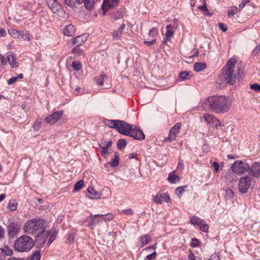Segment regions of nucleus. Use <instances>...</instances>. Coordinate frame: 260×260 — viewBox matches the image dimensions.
I'll list each match as a JSON object with an SVG mask.
<instances>
[{"instance_id":"29","label":"nucleus","mask_w":260,"mask_h":260,"mask_svg":"<svg viewBox=\"0 0 260 260\" xmlns=\"http://www.w3.org/2000/svg\"><path fill=\"white\" fill-rule=\"evenodd\" d=\"M17 203L15 200H11L7 207V208L10 211H14L16 210Z\"/></svg>"},{"instance_id":"58","label":"nucleus","mask_w":260,"mask_h":260,"mask_svg":"<svg viewBox=\"0 0 260 260\" xmlns=\"http://www.w3.org/2000/svg\"><path fill=\"white\" fill-rule=\"evenodd\" d=\"M156 256V252L155 251H154L152 253L148 255L147 256V258L149 260H152L155 258V257Z\"/></svg>"},{"instance_id":"53","label":"nucleus","mask_w":260,"mask_h":260,"mask_svg":"<svg viewBox=\"0 0 260 260\" xmlns=\"http://www.w3.org/2000/svg\"><path fill=\"white\" fill-rule=\"evenodd\" d=\"M199 244V241L198 239L196 238L192 239L191 242L190 243V246L192 247H195L197 246Z\"/></svg>"},{"instance_id":"20","label":"nucleus","mask_w":260,"mask_h":260,"mask_svg":"<svg viewBox=\"0 0 260 260\" xmlns=\"http://www.w3.org/2000/svg\"><path fill=\"white\" fill-rule=\"evenodd\" d=\"M87 192V196L90 199H99L101 198V194L92 187H88Z\"/></svg>"},{"instance_id":"7","label":"nucleus","mask_w":260,"mask_h":260,"mask_svg":"<svg viewBox=\"0 0 260 260\" xmlns=\"http://www.w3.org/2000/svg\"><path fill=\"white\" fill-rule=\"evenodd\" d=\"M251 179L248 176L240 179L238 183V189L241 193H245L251 186Z\"/></svg>"},{"instance_id":"23","label":"nucleus","mask_w":260,"mask_h":260,"mask_svg":"<svg viewBox=\"0 0 260 260\" xmlns=\"http://www.w3.org/2000/svg\"><path fill=\"white\" fill-rule=\"evenodd\" d=\"M7 60L9 61L11 68H17L18 66V62L16 61V58L14 54L10 53L7 55Z\"/></svg>"},{"instance_id":"22","label":"nucleus","mask_w":260,"mask_h":260,"mask_svg":"<svg viewBox=\"0 0 260 260\" xmlns=\"http://www.w3.org/2000/svg\"><path fill=\"white\" fill-rule=\"evenodd\" d=\"M63 34L67 36H73L75 34V28L72 24H69L63 28Z\"/></svg>"},{"instance_id":"2","label":"nucleus","mask_w":260,"mask_h":260,"mask_svg":"<svg viewBox=\"0 0 260 260\" xmlns=\"http://www.w3.org/2000/svg\"><path fill=\"white\" fill-rule=\"evenodd\" d=\"M210 107L217 113H223L229 111L231 106L229 98L223 95L212 96L207 99Z\"/></svg>"},{"instance_id":"59","label":"nucleus","mask_w":260,"mask_h":260,"mask_svg":"<svg viewBox=\"0 0 260 260\" xmlns=\"http://www.w3.org/2000/svg\"><path fill=\"white\" fill-rule=\"evenodd\" d=\"M21 36H22V38L23 40L27 41L30 40L29 34L27 32H26L25 34L22 33V35Z\"/></svg>"},{"instance_id":"62","label":"nucleus","mask_w":260,"mask_h":260,"mask_svg":"<svg viewBox=\"0 0 260 260\" xmlns=\"http://www.w3.org/2000/svg\"><path fill=\"white\" fill-rule=\"evenodd\" d=\"M121 35V32L120 31H116L113 32V37L114 38H119Z\"/></svg>"},{"instance_id":"49","label":"nucleus","mask_w":260,"mask_h":260,"mask_svg":"<svg viewBox=\"0 0 260 260\" xmlns=\"http://www.w3.org/2000/svg\"><path fill=\"white\" fill-rule=\"evenodd\" d=\"M153 201L155 203L160 204L162 203V200H161L159 194L153 198Z\"/></svg>"},{"instance_id":"24","label":"nucleus","mask_w":260,"mask_h":260,"mask_svg":"<svg viewBox=\"0 0 260 260\" xmlns=\"http://www.w3.org/2000/svg\"><path fill=\"white\" fill-rule=\"evenodd\" d=\"M175 27L172 24H168L166 26V32L165 36L167 40H170L174 34V29Z\"/></svg>"},{"instance_id":"38","label":"nucleus","mask_w":260,"mask_h":260,"mask_svg":"<svg viewBox=\"0 0 260 260\" xmlns=\"http://www.w3.org/2000/svg\"><path fill=\"white\" fill-rule=\"evenodd\" d=\"M126 145V141L124 139H120L118 141L117 147L120 150H122L125 148Z\"/></svg>"},{"instance_id":"17","label":"nucleus","mask_w":260,"mask_h":260,"mask_svg":"<svg viewBox=\"0 0 260 260\" xmlns=\"http://www.w3.org/2000/svg\"><path fill=\"white\" fill-rule=\"evenodd\" d=\"M13 251L8 246L0 248V260H5L6 256L12 255Z\"/></svg>"},{"instance_id":"54","label":"nucleus","mask_w":260,"mask_h":260,"mask_svg":"<svg viewBox=\"0 0 260 260\" xmlns=\"http://www.w3.org/2000/svg\"><path fill=\"white\" fill-rule=\"evenodd\" d=\"M18 80V77H13L8 80V85H12Z\"/></svg>"},{"instance_id":"55","label":"nucleus","mask_w":260,"mask_h":260,"mask_svg":"<svg viewBox=\"0 0 260 260\" xmlns=\"http://www.w3.org/2000/svg\"><path fill=\"white\" fill-rule=\"evenodd\" d=\"M64 2L66 5L70 7H73L75 5L73 0H64Z\"/></svg>"},{"instance_id":"43","label":"nucleus","mask_w":260,"mask_h":260,"mask_svg":"<svg viewBox=\"0 0 260 260\" xmlns=\"http://www.w3.org/2000/svg\"><path fill=\"white\" fill-rule=\"evenodd\" d=\"M233 196L234 192L231 189L229 188L225 190V197L226 199H231Z\"/></svg>"},{"instance_id":"5","label":"nucleus","mask_w":260,"mask_h":260,"mask_svg":"<svg viewBox=\"0 0 260 260\" xmlns=\"http://www.w3.org/2000/svg\"><path fill=\"white\" fill-rule=\"evenodd\" d=\"M231 169L235 173L241 174L248 172L249 170V166L246 162L237 160L232 165Z\"/></svg>"},{"instance_id":"35","label":"nucleus","mask_w":260,"mask_h":260,"mask_svg":"<svg viewBox=\"0 0 260 260\" xmlns=\"http://www.w3.org/2000/svg\"><path fill=\"white\" fill-rule=\"evenodd\" d=\"M101 215L102 216L101 219L105 221H110L114 218V215L111 213L106 214H101Z\"/></svg>"},{"instance_id":"13","label":"nucleus","mask_w":260,"mask_h":260,"mask_svg":"<svg viewBox=\"0 0 260 260\" xmlns=\"http://www.w3.org/2000/svg\"><path fill=\"white\" fill-rule=\"evenodd\" d=\"M62 110L56 111L45 118V121L48 124H53L57 121L62 116Z\"/></svg>"},{"instance_id":"41","label":"nucleus","mask_w":260,"mask_h":260,"mask_svg":"<svg viewBox=\"0 0 260 260\" xmlns=\"http://www.w3.org/2000/svg\"><path fill=\"white\" fill-rule=\"evenodd\" d=\"M57 233L55 231L52 232V233H50L49 235V239L48 240V242L47 243L48 246H49L52 242L55 240L56 236Z\"/></svg>"},{"instance_id":"25","label":"nucleus","mask_w":260,"mask_h":260,"mask_svg":"<svg viewBox=\"0 0 260 260\" xmlns=\"http://www.w3.org/2000/svg\"><path fill=\"white\" fill-rule=\"evenodd\" d=\"M205 121L209 124H214L216 118L212 114L206 113L203 116Z\"/></svg>"},{"instance_id":"56","label":"nucleus","mask_w":260,"mask_h":260,"mask_svg":"<svg viewBox=\"0 0 260 260\" xmlns=\"http://www.w3.org/2000/svg\"><path fill=\"white\" fill-rule=\"evenodd\" d=\"M156 42V40L155 39H153L152 41H144V43L147 46H152Z\"/></svg>"},{"instance_id":"34","label":"nucleus","mask_w":260,"mask_h":260,"mask_svg":"<svg viewBox=\"0 0 260 260\" xmlns=\"http://www.w3.org/2000/svg\"><path fill=\"white\" fill-rule=\"evenodd\" d=\"M9 34L14 38H18L22 35V31L11 29L9 30Z\"/></svg>"},{"instance_id":"31","label":"nucleus","mask_w":260,"mask_h":260,"mask_svg":"<svg viewBox=\"0 0 260 260\" xmlns=\"http://www.w3.org/2000/svg\"><path fill=\"white\" fill-rule=\"evenodd\" d=\"M180 78L182 80L189 79L192 77V74L190 72L184 71L179 74Z\"/></svg>"},{"instance_id":"45","label":"nucleus","mask_w":260,"mask_h":260,"mask_svg":"<svg viewBox=\"0 0 260 260\" xmlns=\"http://www.w3.org/2000/svg\"><path fill=\"white\" fill-rule=\"evenodd\" d=\"M184 191V186H179L176 189V193L178 197H181L182 193Z\"/></svg>"},{"instance_id":"26","label":"nucleus","mask_w":260,"mask_h":260,"mask_svg":"<svg viewBox=\"0 0 260 260\" xmlns=\"http://www.w3.org/2000/svg\"><path fill=\"white\" fill-rule=\"evenodd\" d=\"M72 53L77 56H84L85 54L84 49L78 46H76L72 49Z\"/></svg>"},{"instance_id":"8","label":"nucleus","mask_w":260,"mask_h":260,"mask_svg":"<svg viewBox=\"0 0 260 260\" xmlns=\"http://www.w3.org/2000/svg\"><path fill=\"white\" fill-rule=\"evenodd\" d=\"M127 136L139 141L143 140L145 138L143 131L135 125L134 127L131 126V130L129 131V135Z\"/></svg>"},{"instance_id":"12","label":"nucleus","mask_w":260,"mask_h":260,"mask_svg":"<svg viewBox=\"0 0 260 260\" xmlns=\"http://www.w3.org/2000/svg\"><path fill=\"white\" fill-rule=\"evenodd\" d=\"M102 216L101 214H95L92 215L91 214L90 216H88L86 219V221L91 219V221H89L87 226L89 227L90 229L93 230L94 227L100 224L102 221V219H101V217Z\"/></svg>"},{"instance_id":"52","label":"nucleus","mask_w":260,"mask_h":260,"mask_svg":"<svg viewBox=\"0 0 260 260\" xmlns=\"http://www.w3.org/2000/svg\"><path fill=\"white\" fill-rule=\"evenodd\" d=\"M249 2L250 0H242V3L239 6V10L241 11Z\"/></svg>"},{"instance_id":"36","label":"nucleus","mask_w":260,"mask_h":260,"mask_svg":"<svg viewBox=\"0 0 260 260\" xmlns=\"http://www.w3.org/2000/svg\"><path fill=\"white\" fill-rule=\"evenodd\" d=\"M109 164L113 167H117L119 165V157L117 153H115V158L109 162Z\"/></svg>"},{"instance_id":"19","label":"nucleus","mask_w":260,"mask_h":260,"mask_svg":"<svg viewBox=\"0 0 260 260\" xmlns=\"http://www.w3.org/2000/svg\"><path fill=\"white\" fill-rule=\"evenodd\" d=\"M87 37L88 35L86 34L77 36L73 39L72 43L76 46H80L87 40Z\"/></svg>"},{"instance_id":"39","label":"nucleus","mask_w":260,"mask_h":260,"mask_svg":"<svg viewBox=\"0 0 260 260\" xmlns=\"http://www.w3.org/2000/svg\"><path fill=\"white\" fill-rule=\"evenodd\" d=\"M107 78V77L106 75L104 74H101L99 77L96 79V83L100 86H103L104 84L103 82L104 79Z\"/></svg>"},{"instance_id":"63","label":"nucleus","mask_w":260,"mask_h":260,"mask_svg":"<svg viewBox=\"0 0 260 260\" xmlns=\"http://www.w3.org/2000/svg\"><path fill=\"white\" fill-rule=\"evenodd\" d=\"M209 260H219V257L216 254H214L210 257Z\"/></svg>"},{"instance_id":"48","label":"nucleus","mask_w":260,"mask_h":260,"mask_svg":"<svg viewBox=\"0 0 260 260\" xmlns=\"http://www.w3.org/2000/svg\"><path fill=\"white\" fill-rule=\"evenodd\" d=\"M158 34V31L157 29L155 27H152L149 30V35L152 37H154L156 36Z\"/></svg>"},{"instance_id":"21","label":"nucleus","mask_w":260,"mask_h":260,"mask_svg":"<svg viewBox=\"0 0 260 260\" xmlns=\"http://www.w3.org/2000/svg\"><path fill=\"white\" fill-rule=\"evenodd\" d=\"M77 3L81 4H84L85 8L88 10H91L93 9L95 4V0H75Z\"/></svg>"},{"instance_id":"18","label":"nucleus","mask_w":260,"mask_h":260,"mask_svg":"<svg viewBox=\"0 0 260 260\" xmlns=\"http://www.w3.org/2000/svg\"><path fill=\"white\" fill-rule=\"evenodd\" d=\"M250 176H253L258 178L260 177V164L257 162H255L250 169Z\"/></svg>"},{"instance_id":"51","label":"nucleus","mask_w":260,"mask_h":260,"mask_svg":"<svg viewBox=\"0 0 260 260\" xmlns=\"http://www.w3.org/2000/svg\"><path fill=\"white\" fill-rule=\"evenodd\" d=\"M122 213L126 215H132L134 214V211L132 209L129 208L123 210Z\"/></svg>"},{"instance_id":"64","label":"nucleus","mask_w":260,"mask_h":260,"mask_svg":"<svg viewBox=\"0 0 260 260\" xmlns=\"http://www.w3.org/2000/svg\"><path fill=\"white\" fill-rule=\"evenodd\" d=\"M219 27L224 32L226 31L228 29L227 27L222 23H220L219 24Z\"/></svg>"},{"instance_id":"37","label":"nucleus","mask_w":260,"mask_h":260,"mask_svg":"<svg viewBox=\"0 0 260 260\" xmlns=\"http://www.w3.org/2000/svg\"><path fill=\"white\" fill-rule=\"evenodd\" d=\"M84 185V181L82 180L78 181L74 186V191H78L81 189Z\"/></svg>"},{"instance_id":"57","label":"nucleus","mask_w":260,"mask_h":260,"mask_svg":"<svg viewBox=\"0 0 260 260\" xmlns=\"http://www.w3.org/2000/svg\"><path fill=\"white\" fill-rule=\"evenodd\" d=\"M212 166L214 168L216 172H217L219 171V165L218 162L215 161L213 162L212 163Z\"/></svg>"},{"instance_id":"46","label":"nucleus","mask_w":260,"mask_h":260,"mask_svg":"<svg viewBox=\"0 0 260 260\" xmlns=\"http://www.w3.org/2000/svg\"><path fill=\"white\" fill-rule=\"evenodd\" d=\"M250 88L256 92H260V84L257 83L251 84Z\"/></svg>"},{"instance_id":"4","label":"nucleus","mask_w":260,"mask_h":260,"mask_svg":"<svg viewBox=\"0 0 260 260\" xmlns=\"http://www.w3.org/2000/svg\"><path fill=\"white\" fill-rule=\"evenodd\" d=\"M34 245V241L30 237L23 235L15 241L14 248L17 251L27 252L33 247Z\"/></svg>"},{"instance_id":"33","label":"nucleus","mask_w":260,"mask_h":260,"mask_svg":"<svg viewBox=\"0 0 260 260\" xmlns=\"http://www.w3.org/2000/svg\"><path fill=\"white\" fill-rule=\"evenodd\" d=\"M168 180L171 183H175L179 180V178L178 175L170 173L169 175Z\"/></svg>"},{"instance_id":"61","label":"nucleus","mask_w":260,"mask_h":260,"mask_svg":"<svg viewBox=\"0 0 260 260\" xmlns=\"http://www.w3.org/2000/svg\"><path fill=\"white\" fill-rule=\"evenodd\" d=\"M214 125L215 127L217 128L218 127L220 126H223V124H221L219 121V120L216 118V120L214 121V124H212Z\"/></svg>"},{"instance_id":"47","label":"nucleus","mask_w":260,"mask_h":260,"mask_svg":"<svg viewBox=\"0 0 260 260\" xmlns=\"http://www.w3.org/2000/svg\"><path fill=\"white\" fill-rule=\"evenodd\" d=\"M252 53L254 55H257L260 53V44L256 46L252 51Z\"/></svg>"},{"instance_id":"16","label":"nucleus","mask_w":260,"mask_h":260,"mask_svg":"<svg viewBox=\"0 0 260 260\" xmlns=\"http://www.w3.org/2000/svg\"><path fill=\"white\" fill-rule=\"evenodd\" d=\"M48 7L54 13H56L61 8V5L57 0H45Z\"/></svg>"},{"instance_id":"30","label":"nucleus","mask_w":260,"mask_h":260,"mask_svg":"<svg viewBox=\"0 0 260 260\" xmlns=\"http://www.w3.org/2000/svg\"><path fill=\"white\" fill-rule=\"evenodd\" d=\"M119 120H106L105 124L110 128L116 129L117 127V123Z\"/></svg>"},{"instance_id":"27","label":"nucleus","mask_w":260,"mask_h":260,"mask_svg":"<svg viewBox=\"0 0 260 260\" xmlns=\"http://www.w3.org/2000/svg\"><path fill=\"white\" fill-rule=\"evenodd\" d=\"M151 240L149 235H144L140 237V242L141 243V247H143L148 244Z\"/></svg>"},{"instance_id":"11","label":"nucleus","mask_w":260,"mask_h":260,"mask_svg":"<svg viewBox=\"0 0 260 260\" xmlns=\"http://www.w3.org/2000/svg\"><path fill=\"white\" fill-rule=\"evenodd\" d=\"M117 127L116 129L120 134L124 135H129V131L131 130V125L123 120H118Z\"/></svg>"},{"instance_id":"44","label":"nucleus","mask_w":260,"mask_h":260,"mask_svg":"<svg viewBox=\"0 0 260 260\" xmlns=\"http://www.w3.org/2000/svg\"><path fill=\"white\" fill-rule=\"evenodd\" d=\"M100 148H101L100 152L102 155L104 157H106L108 152V149L105 146H100Z\"/></svg>"},{"instance_id":"32","label":"nucleus","mask_w":260,"mask_h":260,"mask_svg":"<svg viewBox=\"0 0 260 260\" xmlns=\"http://www.w3.org/2000/svg\"><path fill=\"white\" fill-rule=\"evenodd\" d=\"M41 252L39 250H36L34 252L32 255L28 257L27 260H40Z\"/></svg>"},{"instance_id":"28","label":"nucleus","mask_w":260,"mask_h":260,"mask_svg":"<svg viewBox=\"0 0 260 260\" xmlns=\"http://www.w3.org/2000/svg\"><path fill=\"white\" fill-rule=\"evenodd\" d=\"M206 65L204 62H196L194 64V70L197 72L202 71L205 69Z\"/></svg>"},{"instance_id":"15","label":"nucleus","mask_w":260,"mask_h":260,"mask_svg":"<svg viewBox=\"0 0 260 260\" xmlns=\"http://www.w3.org/2000/svg\"><path fill=\"white\" fill-rule=\"evenodd\" d=\"M119 0H112L111 2L109 0H104L102 4V9L104 14H105L110 9L114 8L118 4Z\"/></svg>"},{"instance_id":"50","label":"nucleus","mask_w":260,"mask_h":260,"mask_svg":"<svg viewBox=\"0 0 260 260\" xmlns=\"http://www.w3.org/2000/svg\"><path fill=\"white\" fill-rule=\"evenodd\" d=\"M42 123L41 122L36 121L34 124L33 127L35 131H39L41 127Z\"/></svg>"},{"instance_id":"42","label":"nucleus","mask_w":260,"mask_h":260,"mask_svg":"<svg viewBox=\"0 0 260 260\" xmlns=\"http://www.w3.org/2000/svg\"><path fill=\"white\" fill-rule=\"evenodd\" d=\"M159 196L162 200V202L164 201L165 202H168L170 200V196L169 194L167 193H159Z\"/></svg>"},{"instance_id":"6","label":"nucleus","mask_w":260,"mask_h":260,"mask_svg":"<svg viewBox=\"0 0 260 260\" xmlns=\"http://www.w3.org/2000/svg\"><path fill=\"white\" fill-rule=\"evenodd\" d=\"M21 228L20 223L11 222L7 226L8 235L10 238H14L19 234Z\"/></svg>"},{"instance_id":"1","label":"nucleus","mask_w":260,"mask_h":260,"mask_svg":"<svg viewBox=\"0 0 260 260\" xmlns=\"http://www.w3.org/2000/svg\"><path fill=\"white\" fill-rule=\"evenodd\" d=\"M236 60L231 58L228 61L225 66L221 71L218 79L221 82H225L226 84L234 85L236 79L239 76L240 73L235 72Z\"/></svg>"},{"instance_id":"60","label":"nucleus","mask_w":260,"mask_h":260,"mask_svg":"<svg viewBox=\"0 0 260 260\" xmlns=\"http://www.w3.org/2000/svg\"><path fill=\"white\" fill-rule=\"evenodd\" d=\"M198 9L204 12H208V13H209V10L207 8V5L206 3H204V4L202 6L199 7Z\"/></svg>"},{"instance_id":"9","label":"nucleus","mask_w":260,"mask_h":260,"mask_svg":"<svg viewBox=\"0 0 260 260\" xmlns=\"http://www.w3.org/2000/svg\"><path fill=\"white\" fill-rule=\"evenodd\" d=\"M50 234V231L49 230H45V229H44L41 231L36 238V242L37 245L40 247H42L45 243Z\"/></svg>"},{"instance_id":"10","label":"nucleus","mask_w":260,"mask_h":260,"mask_svg":"<svg viewBox=\"0 0 260 260\" xmlns=\"http://www.w3.org/2000/svg\"><path fill=\"white\" fill-rule=\"evenodd\" d=\"M190 222L193 225H197L200 230L204 232H207L209 229V226L206 222L201 219L193 216L190 218Z\"/></svg>"},{"instance_id":"40","label":"nucleus","mask_w":260,"mask_h":260,"mask_svg":"<svg viewBox=\"0 0 260 260\" xmlns=\"http://www.w3.org/2000/svg\"><path fill=\"white\" fill-rule=\"evenodd\" d=\"M71 66L76 71H80L82 69L81 63L79 61H73Z\"/></svg>"},{"instance_id":"3","label":"nucleus","mask_w":260,"mask_h":260,"mask_svg":"<svg viewBox=\"0 0 260 260\" xmlns=\"http://www.w3.org/2000/svg\"><path fill=\"white\" fill-rule=\"evenodd\" d=\"M47 226L48 223L45 219L41 218H33L24 223L22 230L27 234L34 235L45 229Z\"/></svg>"},{"instance_id":"14","label":"nucleus","mask_w":260,"mask_h":260,"mask_svg":"<svg viewBox=\"0 0 260 260\" xmlns=\"http://www.w3.org/2000/svg\"><path fill=\"white\" fill-rule=\"evenodd\" d=\"M181 126L180 123H177L170 131L169 136L165 139V141H171L175 139L176 134L178 133Z\"/></svg>"}]
</instances>
